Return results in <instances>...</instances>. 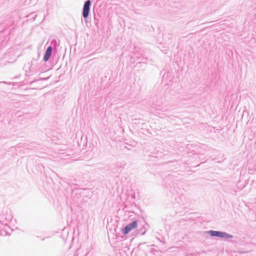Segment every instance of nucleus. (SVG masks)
I'll list each match as a JSON object with an SVG mask.
<instances>
[{
	"label": "nucleus",
	"instance_id": "17",
	"mask_svg": "<svg viewBox=\"0 0 256 256\" xmlns=\"http://www.w3.org/2000/svg\"><path fill=\"white\" fill-rule=\"evenodd\" d=\"M40 56V53H38V57L39 58Z\"/></svg>",
	"mask_w": 256,
	"mask_h": 256
},
{
	"label": "nucleus",
	"instance_id": "8",
	"mask_svg": "<svg viewBox=\"0 0 256 256\" xmlns=\"http://www.w3.org/2000/svg\"><path fill=\"white\" fill-rule=\"evenodd\" d=\"M93 13H94V25L96 26V27L98 28H99L100 26H99L98 24H99V20L100 18V16L99 14H96L94 11L93 12Z\"/></svg>",
	"mask_w": 256,
	"mask_h": 256
},
{
	"label": "nucleus",
	"instance_id": "6",
	"mask_svg": "<svg viewBox=\"0 0 256 256\" xmlns=\"http://www.w3.org/2000/svg\"><path fill=\"white\" fill-rule=\"evenodd\" d=\"M12 219L10 215L6 216L4 214L0 215V222L2 224L7 225L8 222H10Z\"/></svg>",
	"mask_w": 256,
	"mask_h": 256
},
{
	"label": "nucleus",
	"instance_id": "5",
	"mask_svg": "<svg viewBox=\"0 0 256 256\" xmlns=\"http://www.w3.org/2000/svg\"><path fill=\"white\" fill-rule=\"evenodd\" d=\"M52 47L51 46H48L44 54L43 60L44 62H48L52 56Z\"/></svg>",
	"mask_w": 256,
	"mask_h": 256
},
{
	"label": "nucleus",
	"instance_id": "7",
	"mask_svg": "<svg viewBox=\"0 0 256 256\" xmlns=\"http://www.w3.org/2000/svg\"><path fill=\"white\" fill-rule=\"evenodd\" d=\"M146 226H148V224L144 222V225H142V228L136 230V235H144L148 230Z\"/></svg>",
	"mask_w": 256,
	"mask_h": 256
},
{
	"label": "nucleus",
	"instance_id": "12",
	"mask_svg": "<svg viewBox=\"0 0 256 256\" xmlns=\"http://www.w3.org/2000/svg\"><path fill=\"white\" fill-rule=\"evenodd\" d=\"M146 60H147V58H142V60L140 61L138 64H146Z\"/></svg>",
	"mask_w": 256,
	"mask_h": 256
},
{
	"label": "nucleus",
	"instance_id": "13",
	"mask_svg": "<svg viewBox=\"0 0 256 256\" xmlns=\"http://www.w3.org/2000/svg\"><path fill=\"white\" fill-rule=\"evenodd\" d=\"M146 244V242H142V243H140L138 246V248L141 250L142 249V246H143V245H144Z\"/></svg>",
	"mask_w": 256,
	"mask_h": 256
},
{
	"label": "nucleus",
	"instance_id": "18",
	"mask_svg": "<svg viewBox=\"0 0 256 256\" xmlns=\"http://www.w3.org/2000/svg\"><path fill=\"white\" fill-rule=\"evenodd\" d=\"M35 60L34 58H32V62L33 60Z\"/></svg>",
	"mask_w": 256,
	"mask_h": 256
},
{
	"label": "nucleus",
	"instance_id": "3",
	"mask_svg": "<svg viewBox=\"0 0 256 256\" xmlns=\"http://www.w3.org/2000/svg\"><path fill=\"white\" fill-rule=\"evenodd\" d=\"M144 249L148 251L145 252L146 256H161L162 250L155 244L146 245Z\"/></svg>",
	"mask_w": 256,
	"mask_h": 256
},
{
	"label": "nucleus",
	"instance_id": "10",
	"mask_svg": "<svg viewBox=\"0 0 256 256\" xmlns=\"http://www.w3.org/2000/svg\"><path fill=\"white\" fill-rule=\"evenodd\" d=\"M124 148L127 149L128 150H132L133 146L131 144H126V145L124 146Z\"/></svg>",
	"mask_w": 256,
	"mask_h": 256
},
{
	"label": "nucleus",
	"instance_id": "11",
	"mask_svg": "<svg viewBox=\"0 0 256 256\" xmlns=\"http://www.w3.org/2000/svg\"><path fill=\"white\" fill-rule=\"evenodd\" d=\"M236 240H230V242L233 244H240V241H241L240 238H238L237 237H236Z\"/></svg>",
	"mask_w": 256,
	"mask_h": 256
},
{
	"label": "nucleus",
	"instance_id": "16",
	"mask_svg": "<svg viewBox=\"0 0 256 256\" xmlns=\"http://www.w3.org/2000/svg\"><path fill=\"white\" fill-rule=\"evenodd\" d=\"M40 56V53H38V57L39 58Z\"/></svg>",
	"mask_w": 256,
	"mask_h": 256
},
{
	"label": "nucleus",
	"instance_id": "2",
	"mask_svg": "<svg viewBox=\"0 0 256 256\" xmlns=\"http://www.w3.org/2000/svg\"><path fill=\"white\" fill-rule=\"evenodd\" d=\"M92 5L91 0H86L84 2L82 9V16L84 18L86 25L88 23L90 24V20H88V16L90 14V9Z\"/></svg>",
	"mask_w": 256,
	"mask_h": 256
},
{
	"label": "nucleus",
	"instance_id": "14",
	"mask_svg": "<svg viewBox=\"0 0 256 256\" xmlns=\"http://www.w3.org/2000/svg\"><path fill=\"white\" fill-rule=\"evenodd\" d=\"M48 78H40V80H47Z\"/></svg>",
	"mask_w": 256,
	"mask_h": 256
},
{
	"label": "nucleus",
	"instance_id": "15",
	"mask_svg": "<svg viewBox=\"0 0 256 256\" xmlns=\"http://www.w3.org/2000/svg\"><path fill=\"white\" fill-rule=\"evenodd\" d=\"M36 81H37V80H34V81L32 82H30V84H32V83H33V82H36Z\"/></svg>",
	"mask_w": 256,
	"mask_h": 256
},
{
	"label": "nucleus",
	"instance_id": "19",
	"mask_svg": "<svg viewBox=\"0 0 256 256\" xmlns=\"http://www.w3.org/2000/svg\"><path fill=\"white\" fill-rule=\"evenodd\" d=\"M2 82L6 83V82H0V83H2Z\"/></svg>",
	"mask_w": 256,
	"mask_h": 256
},
{
	"label": "nucleus",
	"instance_id": "1",
	"mask_svg": "<svg viewBox=\"0 0 256 256\" xmlns=\"http://www.w3.org/2000/svg\"><path fill=\"white\" fill-rule=\"evenodd\" d=\"M204 232L208 234L211 237L218 238L224 240H228L234 237V236L222 231L210 230L205 231Z\"/></svg>",
	"mask_w": 256,
	"mask_h": 256
},
{
	"label": "nucleus",
	"instance_id": "4",
	"mask_svg": "<svg viewBox=\"0 0 256 256\" xmlns=\"http://www.w3.org/2000/svg\"><path fill=\"white\" fill-rule=\"evenodd\" d=\"M138 226V220L134 219L121 229L122 232L124 235L126 236L132 230L136 228Z\"/></svg>",
	"mask_w": 256,
	"mask_h": 256
},
{
	"label": "nucleus",
	"instance_id": "9",
	"mask_svg": "<svg viewBox=\"0 0 256 256\" xmlns=\"http://www.w3.org/2000/svg\"><path fill=\"white\" fill-rule=\"evenodd\" d=\"M60 40H56V39H54L51 41V46H52V48H56L58 46H60Z\"/></svg>",
	"mask_w": 256,
	"mask_h": 256
}]
</instances>
